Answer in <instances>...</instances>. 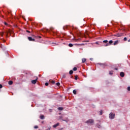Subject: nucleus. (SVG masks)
<instances>
[{
  "instance_id": "f257e3e1",
  "label": "nucleus",
  "mask_w": 130,
  "mask_h": 130,
  "mask_svg": "<svg viewBox=\"0 0 130 130\" xmlns=\"http://www.w3.org/2000/svg\"><path fill=\"white\" fill-rule=\"evenodd\" d=\"M59 119L62 120V121H66V122H69V118L68 117H66L64 119H63L62 118V116H59Z\"/></svg>"
},
{
  "instance_id": "f03ea898",
  "label": "nucleus",
  "mask_w": 130,
  "mask_h": 130,
  "mask_svg": "<svg viewBox=\"0 0 130 130\" xmlns=\"http://www.w3.org/2000/svg\"><path fill=\"white\" fill-rule=\"evenodd\" d=\"M109 116L110 119H114V118L115 117V114L111 113L109 114Z\"/></svg>"
},
{
  "instance_id": "7ed1b4c3",
  "label": "nucleus",
  "mask_w": 130,
  "mask_h": 130,
  "mask_svg": "<svg viewBox=\"0 0 130 130\" xmlns=\"http://www.w3.org/2000/svg\"><path fill=\"white\" fill-rule=\"evenodd\" d=\"M33 84L34 85H35V84H36V83H37V81H38V77H36V76H34L33 77Z\"/></svg>"
},
{
  "instance_id": "20e7f679",
  "label": "nucleus",
  "mask_w": 130,
  "mask_h": 130,
  "mask_svg": "<svg viewBox=\"0 0 130 130\" xmlns=\"http://www.w3.org/2000/svg\"><path fill=\"white\" fill-rule=\"evenodd\" d=\"M85 123H87L88 124H89V123H90V124L92 123H94V120L93 119H89L85 122Z\"/></svg>"
},
{
  "instance_id": "39448f33",
  "label": "nucleus",
  "mask_w": 130,
  "mask_h": 130,
  "mask_svg": "<svg viewBox=\"0 0 130 130\" xmlns=\"http://www.w3.org/2000/svg\"><path fill=\"white\" fill-rule=\"evenodd\" d=\"M74 45H80V46H82V45H83V44H73L72 43H70L68 45L69 47H73L74 46Z\"/></svg>"
},
{
  "instance_id": "423d86ee",
  "label": "nucleus",
  "mask_w": 130,
  "mask_h": 130,
  "mask_svg": "<svg viewBox=\"0 0 130 130\" xmlns=\"http://www.w3.org/2000/svg\"><path fill=\"white\" fill-rule=\"evenodd\" d=\"M14 34V31H13V30H11V29H8L7 31H6V34L8 35V34H10V35H12V34Z\"/></svg>"
},
{
  "instance_id": "0eeeda50",
  "label": "nucleus",
  "mask_w": 130,
  "mask_h": 130,
  "mask_svg": "<svg viewBox=\"0 0 130 130\" xmlns=\"http://www.w3.org/2000/svg\"><path fill=\"white\" fill-rule=\"evenodd\" d=\"M113 43V41L110 40L109 41L108 43H107L105 45V46H109V45H111Z\"/></svg>"
},
{
  "instance_id": "6e6552de",
  "label": "nucleus",
  "mask_w": 130,
  "mask_h": 130,
  "mask_svg": "<svg viewBox=\"0 0 130 130\" xmlns=\"http://www.w3.org/2000/svg\"><path fill=\"white\" fill-rule=\"evenodd\" d=\"M33 37H34L33 41H35V38H36V39H40V38H41V37L40 36H35L34 35H33Z\"/></svg>"
},
{
  "instance_id": "1a4fd4ad",
  "label": "nucleus",
  "mask_w": 130,
  "mask_h": 130,
  "mask_svg": "<svg viewBox=\"0 0 130 130\" xmlns=\"http://www.w3.org/2000/svg\"><path fill=\"white\" fill-rule=\"evenodd\" d=\"M0 47L2 48V49H3V50H6V46L3 45L2 44L0 45Z\"/></svg>"
},
{
  "instance_id": "9d476101",
  "label": "nucleus",
  "mask_w": 130,
  "mask_h": 130,
  "mask_svg": "<svg viewBox=\"0 0 130 130\" xmlns=\"http://www.w3.org/2000/svg\"><path fill=\"white\" fill-rule=\"evenodd\" d=\"M58 125H59V123H57L56 124L53 125V127L55 128L56 127H57V126H58Z\"/></svg>"
},
{
  "instance_id": "9b49d317",
  "label": "nucleus",
  "mask_w": 130,
  "mask_h": 130,
  "mask_svg": "<svg viewBox=\"0 0 130 130\" xmlns=\"http://www.w3.org/2000/svg\"><path fill=\"white\" fill-rule=\"evenodd\" d=\"M42 32H44L45 33V32H49V29H48L47 28L42 29Z\"/></svg>"
},
{
  "instance_id": "f8f14e48",
  "label": "nucleus",
  "mask_w": 130,
  "mask_h": 130,
  "mask_svg": "<svg viewBox=\"0 0 130 130\" xmlns=\"http://www.w3.org/2000/svg\"><path fill=\"white\" fill-rule=\"evenodd\" d=\"M120 77H121L122 78H123V77H124V73H123V72H120Z\"/></svg>"
},
{
  "instance_id": "ddd939ff",
  "label": "nucleus",
  "mask_w": 130,
  "mask_h": 130,
  "mask_svg": "<svg viewBox=\"0 0 130 130\" xmlns=\"http://www.w3.org/2000/svg\"><path fill=\"white\" fill-rule=\"evenodd\" d=\"M86 60H87V59H86L85 58H83L82 59V63H84V62H86Z\"/></svg>"
},
{
  "instance_id": "4468645a",
  "label": "nucleus",
  "mask_w": 130,
  "mask_h": 130,
  "mask_svg": "<svg viewBox=\"0 0 130 130\" xmlns=\"http://www.w3.org/2000/svg\"><path fill=\"white\" fill-rule=\"evenodd\" d=\"M40 119H44V118H45V117H44V115H41L40 116Z\"/></svg>"
},
{
  "instance_id": "2eb2a0df",
  "label": "nucleus",
  "mask_w": 130,
  "mask_h": 130,
  "mask_svg": "<svg viewBox=\"0 0 130 130\" xmlns=\"http://www.w3.org/2000/svg\"><path fill=\"white\" fill-rule=\"evenodd\" d=\"M28 40L29 41H33V38H32V37H28Z\"/></svg>"
},
{
  "instance_id": "dca6fc26",
  "label": "nucleus",
  "mask_w": 130,
  "mask_h": 130,
  "mask_svg": "<svg viewBox=\"0 0 130 130\" xmlns=\"http://www.w3.org/2000/svg\"><path fill=\"white\" fill-rule=\"evenodd\" d=\"M118 44V41H115L113 44V45H117Z\"/></svg>"
},
{
  "instance_id": "f3484780",
  "label": "nucleus",
  "mask_w": 130,
  "mask_h": 130,
  "mask_svg": "<svg viewBox=\"0 0 130 130\" xmlns=\"http://www.w3.org/2000/svg\"><path fill=\"white\" fill-rule=\"evenodd\" d=\"M9 85H13V81L10 80L8 82Z\"/></svg>"
},
{
  "instance_id": "a211bd4d",
  "label": "nucleus",
  "mask_w": 130,
  "mask_h": 130,
  "mask_svg": "<svg viewBox=\"0 0 130 130\" xmlns=\"http://www.w3.org/2000/svg\"><path fill=\"white\" fill-rule=\"evenodd\" d=\"M73 74H74V71L73 70H70L69 72V74L73 75Z\"/></svg>"
},
{
  "instance_id": "6ab92c4d",
  "label": "nucleus",
  "mask_w": 130,
  "mask_h": 130,
  "mask_svg": "<svg viewBox=\"0 0 130 130\" xmlns=\"http://www.w3.org/2000/svg\"><path fill=\"white\" fill-rule=\"evenodd\" d=\"M96 126L97 127H98V128H101V127H102V126H101V125L99 124H97Z\"/></svg>"
},
{
  "instance_id": "aec40b11",
  "label": "nucleus",
  "mask_w": 130,
  "mask_h": 130,
  "mask_svg": "<svg viewBox=\"0 0 130 130\" xmlns=\"http://www.w3.org/2000/svg\"><path fill=\"white\" fill-rule=\"evenodd\" d=\"M73 94L76 95V94H77V90H76V89L73 90Z\"/></svg>"
},
{
  "instance_id": "412c9836",
  "label": "nucleus",
  "mask_w": 130,
  "mask_h": 130,
  "mask_svg": "<svg viewBox=\"0 0 130 130\" xmlns=\"http://www.w3.org/2000/svg\"><path fill=\"white\" fill-rule=\"evenodd\" d=\"M114 36H116V37H120L121 35H120L119 34L114 35Z\"/></svg>"
},
{
  "instance_id": "4be33fe9",
  "label": "nucleus",
  "mask_w": 130,
  "mask_h": 130,
  "mask_svg": "<svg viewBox=\"0 0 130 130\" xmlns=\"http://www.w3.org/2000/svg\"><path fill=\"white\" fill-rule=\"evenodd\" d=\"M58 110L61 111V110H63V108L62 107H59L58 108Z\"/></svg>"
},
{
  "instance_id": "5701e85b",
  "label": "nucleus",
  "mask_w": 130,
  "mask_h": 130,
  "mask_svg": "<svg viewBox=\"0 0 130 130\" xmlns=\"http://www.w3.org/2000/svg\"><path fill=\"white\" fill-rule=\"evenodd\" d=\"M103 43H106V44H107V43H108V41L107 40H104Z\"/></svg>"
},
{
  "instance_id": "b1692460",
  "label": "nucleus",
  "mask_w": 130,
  "mask_h": 130,
  "mask_svg": "<svg viewBox=\"0 0 130 130\" xmlns=\"http://www.w3.org/2000/svg\"><path fill=\"white\" fill-rule=\"evenodd\" d=\"M66 77L67 76H66V74H63V75L62 76V79H66Z\"/></svg>"
},
{
  "instance_id": "393cba45",
  "label": "nucleus",
  "mask_w": 130,
  "mask_h": 130,
  "mask_svg": "<svg viewBox=\"0 0 130 130\" xmlns=\"http://www.w3.org/2000/svg\"><path fill=\"white\" fill-rule=\"evenodd\" d=\"M103 113V111H102V110H101L100 111V115H102Z\"/></svg>"
},
{
  "instance_id": "a878e982",
  "label": "nucleus",
  "mask_w": 130,
  "mask_h": 130,
  "mask_svg": "<svg viewBox=\"0 0 130 130\" xmlns=\"http://www.w3.org/2000/svg\"><path fill=\"white\" fill-rule=\"evenodd\" d=\"M77 70H78V68H77V67H74L73 69V70L75 72H76V71H77Z\"/></svg>"
},
{
  "instance_id": "bb28decb",
  "label": "nucleus",
  "mask_w": 130,
  "mask_h": 130,
  "mask_svg": "<svg viewBox=\"0 0 130 130\" xmlns=\"http://www.w3.org/2000/svg\"><path fill=\"white\" fill-rule=\"evenodd\" d=\"M51 84H52V85H53V84H55V81L54 80H52L51 81Z\"/></svg>"
},
{
  "instance_id": "cd10ccee",
  "label": "nucleus",
  "mask_w": 130,
  "mask_h": 130,
  "mask_svg": "<svg viewBox=\"0 0 130 130\" xmlns=\"http://www.w3.org/2000/svg\"><path fill=\"white\" fill-rule=\"evenodd\" d=\"M109 75H113V71H110Z\"/></svg>"
},
{
  "instance_id": "c85d7f7f",
  "label": "nucleus",
  "mask_w": 130,
  "mask_h": 130,
  "mask_svg": "<svg viewBox=\"0 0 130 130\" xmlns=\"http://www.w3.org/2000/svg\"><path fill=\"white\" fill-rule=\"evenodd\" d=\"M98 64H100V66H105V64L102 63H99Z\"/></svg>"
},
{
  "instance_id": "c756f323",
  "label": "nucleus",
  "mask_w": 130,
  "mask_h": 130,
  "mask_svg": "<svg viewBox=\"0 0 130 130\" xmlns=\"http://www.w3.org/2000/svg\"><path fill=\"white\" fill-rule=\"evenodd\" d=\"M75 80H78V76L77 75L75 76Z\"/></svg>"
},
{
  "instance_id": "7c9ffc66",
  "label": "nucleus",
  "mask_w": 130,
  "mask_h": 130,
  "mask_svg": "<svg viewBox=\"0 0 130 130\" xmlns=\"http://www.w3.org/2000/svg\"><path fill=\"white\" fill-rule=\"evenodd\" d=\"M123 40L124 41H126V40H127V38H126V37H125L124 38Z\"/></svg>"
},
{
  "instance_id": "2f4dec72",
  "label": "nucleus",
  "mask_w": 130,
  "mask_h": 130,
  "mask_svg": "<svg viewBox=\"0 0 130 130\" xmlns=\"http://www.w3.org/2000/svg\"><path fill=\"white\" fill-rule=\"evenodd\" d=\"M45 85V86H48V85H49L48 82H46Z\"/></svg>"
},
{
  "instance_id": "473e14b6",
  "label": "nucleus",
  "mask_w": 130,
  "mask_h": 130,
  "mask_svg": "<svg viewBox=\"0 0 130 130\" xmlns=\"http://www.w3.org/2000/svg\"><path fill=\"white\" fill-rule=\"evenodd\" d=\"M59 85H60V83H59V82H57V83H56V85H57V86H59Z\"/></svg>"
},
{
  "instance_id": "72a5a7b5",
  "label": "nucleus",
  "mask_w": 130,
  "mask_h": 130,
  "mask_svg": "<svg viewBox=\"0 0 130 130\" xmlns=\"http://www.w3.org/2000/svg\"><path fill=\"white\" fill-rule=\"evenodd\" d=\"M34 128H38V125L35 126Z\"/></svg>"
},
{
  "instance_id": "f704fd0d",
  "label": "nucleus",
  "mask_w": 130,
  "mask_h": 130,
  "mask_svg": "<svg viewBox=\"0 0 130 130\" xmlns=\"http://www.w3.org/2000/svg\"><path fill=\"white\" fill-rule=\"evenodd\" d=\"M127 90L128 91H130V86L127 87Z\"/></svg>"
},
{
  "instance_id": "c9c22d12",
  "label": "nucleus",
  "mask_w": 130,
  "mask_h": 130,
  "mask_svg": "<svg viewBox=\"0 0 130 130\" xmlns=\"http://www.w3.org/2000/svg\"><path fill=\"white\" fill-rule=\"evenodd\" d=\"M51 128V127H49L47 129H46V130H50Z\"/></svg>"
},
{
  "instance_id": "e433bc0d",
  "label": "nucleus",
  "mask_w": 130,
  "mask_h": 130,
  "mask_svg": "<svg viewBox=\"0 0 130 130\" xmlns=\"http://www.w3.org/2000/svg\"><path fill=\"white\" fill-rule=\"evenodd\" d=\"M26 32H27V33H31V31H29V30H26Z\"/></svg>"
},
{
  "instance_id": "4c0bfd02",
  "label": "nucleus",
  "mask_w": 130,
  "mask_h": 130,
  "mask_svg": "<svg viewBox=\"0 0 130 130\" xmlns=\"http://www.w3.org/2000/svg\"><path fill=\"white\" fill-rule=\"evenodd\" d=\"M3 88V85L2 84H0V89H2Z\"/></svg>"
},
{
  "instance_id": "58836bf2",
  "label": "nucleus",
  "mask_w": 130,
  "mask_h": 130,
  "mask_svg": "<svg viewBox=\"0 0 130 130\" xmlns=\"http://www.w3.org/2000/svg\"><path fill=\"white\" fill-rule=\"evenodd\" d=\"M49 112H52V109H49Z\"/></svg>"
},
{
  "instance_id": "ea45409f",
  "label": "nucleus",
  "mask_w": 130,
  "mask_h": 130,
  "mask_svg": "<svg viewBox=\"0 0 130 130\" xmlns=\"http://www.w3.org/2000/svg\"><path fill=\"white\" fill-rule=\"evenodd\" d=\"M95 44H99V42H96Z\"/></svg>"
},
{
  "instance_id": "a19ab883",
  "label": "nucleus",
  "mask_w": 130,
  "mask_h": 130,
  "mask_svg": "<svg viewBox=\"0 0 130 130\" xmlns=\"http://www.w3.org/2000/svg\"><path fill=\"white\" fill-rule=\"evenodd\" d=\"M4 24H5V25H8V23H7V22H5Z\"/></svg>"
},
{
  "instance_id": "79ce46f5",
  "label": "nucleus",
  "mask_w": 130,
  "mask_h": 130,
  "mask_svg": "<svg viewBox=\"0 0 130 130\" xmlns=\"http://www.w3.org/2000/svg\"><path fill=\"white\" fill-rule=\"evenodd\" d=\"M89 59H90V60L92 61V60H93V58H90Z\"/></svg>"
},
{
  "instance_id": "37998d69",
  "label": "nucleus",
  "mask_w": 130,
  "mask_h": 130,
  "mask_svg": "<svg viewBox=\"0 0 130 130\" xmlns=\"http://www.w3.org/2000/svg\"><path fill=\"white\" fill-rule=\"evenodd\" d=\"M115 71H117V70H118V69H117V68H115Z\"/></svg>"
},
{
  "instance_id": "c03bdc74",
  "label": "nucleus",
  "mask_w": 130,
  "mask_h": 130,
  "mask_svg": "<svg viewBox=\"0 0 130 130\" xmlns=\"http://www.w3.org/2000/svg\"><path fill=\"white\" fill-rule=\"evenodd\" d=\"M12 37H15V35H13V36H12Z\"/></svg>"
},
{
  "instance_id": "a18cd8bd",
  "label": "nucleus",
  "mask_w": 130,
  "mask_h": 130,
  "mask_svg": "<svg viewBox=\"0 0 130 130\" xmlns=\"http://www.w3.org/2000/svg\"><path fill=\"white\" fill-rule=\"evenodd\" d=\"M71 79H73V76H71Z\"/></svg>"
},
{
  "instance_id": "49530a36",
  "label": "nucleus",
  "mask_w": 130,
  "mask_h": 130,
  "mask_svg": "<svg viewBox=\"0 0 130 130\" xmlns=\"http://www.w3.org/2000/svg\"><path fill=\"white\" fill-rule=\"evenodd\" d=\"M33 82H34L33 80H31V83L32 84H33Z\"/></svg>"
},
{
  "instance_id": "de8ad7c7",
  "label": "nucleus",
  "mask_w": 130,
  "mask_h": 130,
  "mask_svg": "<svg viewBox=\"0 0 130 130\" xmlns=\"http://www.w3.org/2000/svg\"><path fill=\"white\" fill-rule=\"evenodd\" d=\"M52 44H56V43H52Z\"/></svg>"
},
{
  "instance_id": "09e8293b",
  "label": "nucleus",
  "mask_w": 130,
  "mask_h": 130,
  "mask_svg": "<svg viewBox=\"0 0 130 130\" xmlns=\"http://www.w3.org/2000/svg\"><path fill=\"white\" fill-rule=\"evenodd\" d=\"M128 42H130V39L128 40Z\"/></svg>"
},
{
  "instance_id": "8fccbe9b",
  "label": "nucleus",
  "mask_w": 130,
  "mask_h": 130,
  "mask_svg": "<svg viewBox=\"0 0 130 130\" xmlns=\"http://www.w3.org/2000/svg\"><path fill=\"white\" fill-rule=\"evenodd\" d=\"M31 107H33V104L31 105Z\"/></svg>"
},
{
  "instance_id": "3c124183",
  "label": "nucleus",
  "mask_w": 130,
  "mask_h": 130,
  "mask_svg": "<svg viewBox=\"0 0 130 130\" xmlns=\"http://www.w3.org/2000/svg\"><path fill=\"white\" fill-rule=\"evenodd\" d=\"M67 29H68V26L66 27Z\"/></svg>"
},
{
  "instance_id": "603ef678",
  "label": "nucleus",
  "mask_w": 130,
  "mask_h": 130,
  "mask_svg": "<svg viewBox=\"0 0 130 130\" xmlns=\"http://www.w3.org/2000/svg\"><path fill=\"white\" fill-rule=\"evenodd\" d=\"M60 129H62V128H61Z\"/></svg>"
},
{
  "instance_id": "864d4df0",
  "label": "nucleus",
  "mask_w": 130,
  "mask_h": 130,
  "mask_svg": "<svg viewBox=\"0 0 130 130\" xmlns=\"http://www.w3.org/2000/svg\"><path fill=\"white\" fill-rule=\"evenodd\" d=\"M39 130H40V129H39Z\"/></svg>"
}]
</instances>
